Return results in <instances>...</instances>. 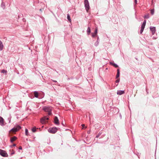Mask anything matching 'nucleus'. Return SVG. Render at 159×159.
<instances>
[{
  "label": "nucleus",
  "mask_w": 159,
  "mask_h": 159,
  "mask_svg": "<svg viewBox=\"0 0 159 159\" xmlns=\"http://www.w3.org/2000/svg\"><path fill=\"white\" fill-rule=\"evenodd\" d=\"M21 128V127L19 125H18L16 127H14L10 131L9 133V135H11L13 134H16V133Z\"/></svg>",
  "instance_id": "f257e3e1"
},
{
  "label": "nucleus",
  "mask_w": 159,
  "mask_h": 159,
  "mask_svg": "<svg viewBox=\"0 0 159 159\" xmlns=\"http://www.w3.org/2000/svg\"><path fill=\"white\" fill-rule=\"evenodd\" d=\"M43 110L45 112H48L49 115H50L52 114L51 111L52 108L51 107H44L43 108Z\"/></svg>",
  "instance_id": "f03ea898"
},
{
  "label": "nucleus",
  "mask_w": 159,
  "mask_h": 159,
  "mask_svg": "<svg viewBox=\"0 0 159 159\" xmlns=\"http://www.w3.org/2000/svg\"><path fill=\"white\" fill-rule=\"evenodd\" d=\"M84 4L85 9L88 12L90 8L89 3L88 0H84Z\"/></svg>",
  "instance_id": "7ed1b4c3"
},
{
  "label": "nucleus",
  "mask_w": 159,
  "mask_h": 159,
  "mask_svg": "<svg viewBox=\"0 0 159 159\" xmlns=\"http://www.w3.org/2000/svg\"><path fill=\"white\" fill-rule=\"evenodd\" d=\"M57 129L56 127L50 128L48 130V131L49 132L52 134L55 133L56 132H57Z\"/></svg>",
  "instance_id": "20e7f679"
},
{
  "label": "nucleus",
  "mask_w": 159,
  "mask_h": 159,
  "mask_svg": "<svg viewBox=\"0 0 159 159\" xmlns=\"http://www.w3.org/2000/svg\"><path fill=\"white\" fill-rule=\"evenodd\" d=\"M0 154L4 157H7L8 154L5 151L0 149Z\"/></svg>",
  "instance_id": "39448f33"
},
{
  "label": "nucleus",
  "mask_w": 159,
  "mask_h": 159,
  "mask_svg": "<svg viewBox=\"0 0 159 159\" xmlns=\"http://www.w3.org/2000/svg\"><path fill=\"white\" fill-rule=\"evenodd\" d=\"M146 24V20H144L141 25V29L140 31V33L141 34H142V33L143 32V30L145 28V26Z\"/></svg>",
  "instance_id": "423d86ee"
},
{
  "label": "nucleus",
  "mask_w": 159,
  "mask_h": 159,
  "mask_svg": "<svg viewBox=\"0 0 159 159\" xmlns=\"http://www.w3.org/2000/svg\"><path fill=\"white\" fill-rule=\"evenodd\" d=\"M48 118L45 116L41 119L40 122L42 124H44L45 123L46 120H48Z\"/></svg>",
  "instance_id": "0eeeda50"
},
{
  "label": "nucleus",
  "mask_w": 159,
  "mask_h": 159,
  "mask_svg": "<svg viewBox=\"0 0 159 159\" xmlns=\"http://www.w3.org/2000/svg\"><path fill=\"white\" fill-rule=\"evenodd\" d=\"M150 29L151 31L152 34H154L156 32V28L155 27H150Z\"/></svg>",
  "instance_id": "6e6552de"
},
{
  "label": "nucleus",
  "mask_w": 159,
  "mask_h": 159,
  "mask_svg": "<svg viewBox=\"0 0 159 159\" xmlns=\"http://www.w3.org/2000/svg\"><path fill=\"white\" fill-rule=\"evenodd\" d=\"M54 122L57 125L59 124V120L57 117L55 116L54 119Z\"/></svg>",
  "instance_id": "1a4fd4ad"
},
{
  "label": "nucleus",
  "mask_w": 159,
  "mask_h": 159,
  "mask_svg": "<svg viewBox=\"0 0 159 159\" xmlns=\"http://www.w3.org/2000/svg\"><path fill=\"white\" fill-rule=\"evenodd\" d=\"M125 93L124 91L118 90L117 91V94L119 95L123 94Z\"/></svg>",
  "instance_id": "9d476101"
},
{
  "label": "nucleus",
  "mask_w": 159,
  "mask_h": 159,
  "mask_svg": "<svg viewBox=\"0 0 159 159\" xmlns=\"http://www.w3.org/2000/svg\"><path fill=\"white\" fill-rule=\"evenodd\" d=\"M0 125H4V120L3 118L0 116Z\"/></svg>",
  "instance_id": "9b49d317"
},
{
  "label": "nucleus",
  "mask_w": 159,
  "mask_h": 159,
  "mask_svg": "<svg viewBox=\"0 0 159 159\" xmlns=\"http://www.w3.org/2000/svg\"><path fill=\"white\" fill-rule=\"evenodd\" d=\"M16 139L17 138L15 136H14L11 138L10 141L11 143H12L14 141H15Z\"/></svg>",
  "instance_id": "f8f14e48"
},
{
  "label": "nucleus",
  "mask_w": 159,
  "mask_h": 159,
  "mask_svg": "<svg viewBox=\"0 0 159 159\" xmlns=\"http://www.w3.org/2000/svg\"><path fill=\"white\" fill-rule=\"evenodd\" d=\"M3 48V45L1 41L0 40V50H2Z\"/></svg>",
  "instance_id": "ddd939ff"
},
{
  "label": "nucleus",
  "mask_w": 159,
  "mask_h": 159,
  "mask_svg": "<svg viewBox=\"0 0 159 159\" xmlns=\"http://www.w3.org/2000/svg\"><path fill=\"white\" fill-rule=\"evenodd\" d=\"M120 76V71H119V69H118L117 70V73L116 75V78H117L119 77Z\"/></svg>",
  "instance_id": "4468645a"
},
{
  "label": "nucleus",
  "mask_w": 159,
  "mask_h": 159,
  "mask_svg": "<svg viewBox=\"0 0 159 159\" xmlns=\"http://www.w3.org/2000/svg\"><path fill=\"white\" fill-rule=\"evenodd\" d=\"M67 19L70 22H71V19L70 18V15L69 14H68L67 15Z\"/></svg>",
  "instance_id": "2eb2a0df"
},
{
  "label": "nucleus",
  "mask_w": 159,
  "mask_h": 159,
  "mask_svg": "<svg viewBox=\"0 0 159 159\" xmlns=\"http://www.w3.org/2000/svg\"><path fill=\"white\" fill-rule=\"evenodd\" d=\"M34 96L36 98H38V92L36 91H35L34 93Z\"/></svg>",
  "instance_id": "dca6fc26"
},
{
  "label": "nucleus",
  "mask_w": 159,
  "mask_h": 159,
  "mask_svg": "<svg viewBox=\"0 0 159 159\" xmlns=\"http://www.w3.org/2000/svg\"><path fill=\"white\" fill-rule=\"evenodd\" d=\"M91 32L90 29V27H88L87 29V33L88 34H89Z\"/></svg>",
  "instance_id": "f3484780"
},
{
  "label": "nucleus",
  "mask_w": 159,
  "mask_h": 159,
  "mask_svg": "<svg viewBox=\"0 0 159 159\" xmlns=\"http://www.w3.org/2000/svg\"><path fill=\"white\" fill-rule=\"evenodd\" d=\"M111 64H112L116 68H117V67H118V66L115 63H112L111 62Z\"/></svg>",
  "instance_id": "a211bd4d"
},
{
  "label": "nucleus",
  "mask_w": 159,
  "mask_h": 159,
  "mask_svg": "<svg viewBox=\"0 0 159 159\" xmlns=\"http://www.w3.org/2000/svg\"><path fill=\"white\" fill-rule=\"evenodd\" d=\"M25 134L26 135H28V131L27 129H25Z\"/></svg>",
  "instance_id": "6ab92c4d"
},
{
  "label": "nucleus",
  "mask_w": 159,
  "mask_h": 159,
  "mask_svg": "<svg viewBox=\"0 0 159 159\" xmlns=\"http://www.w3.org/2000/svg\"><path fill=\"white\" fill-rule=\"evenodd\" d=\"M96 35L97 34L95 33H92V37H95Z\"/></svg>",
  "instance_id": "aec40b11"
},
{
  "label": "nucleus",
  "mask_w": 159,
  "mask_h": 159,
  "mask_svg": "<svg viewBox=\"0 0 159 159\" xmlns=\"http://www.w3.org/2000/svg\"><path fill=\"white\" fill-rule=\"evenodd\" d=\"M36 128L35 127H34L32 129V131L33 132H35L36 131Z\"/></svg>",
  "instance_id": "412c9836"
},
{
  "label": "nucleus",
  "mask_w": 159,
  "mask_h": 159,
  "mask_svg": "<svg viewBox=\"0 0 159 159\" xmlns=\"http://www.w3.org/2000/svg\"><path fill=\"white\" fill-rule=\"evenodd\" d=\"M2 73H6L7 72V70H3L1 71Z\"/></svg>",
  "instance_id": "4be33fe9"
},
{
  "label": "nucleus",
  "mask_w": 159,
  "mask_h": 159,
  "mask_svg": "<svg viewBox=\"0 0 159 159\" xmlns=\"http://www.w3.org/2000/svg\"><path fill=\"white\" fill-rule=\"evenodd\" d=\"M144 18H149V16L148 14L145 15L144 16Z\"/></svg>",
  "instance_id": "5701e85b"
},
{
  "label": "nucleus",
  "mask_w": 159,
  "mask_h": 159,
  "mask_svg": "<svg viewBox=\"0 0 159 159\" xmlns=\"http://www.w3.org/2000/svg\"><path fill=\"white\" fill-rule=\"evenodd\" d=\"M151 13L152 15H153L154 13V10L153 9H152L151 11Z\"/></svg>",
  "instance_id": "b1692460"
},
{
  "label": "nucleus",
  "mask_w": 159,
  "mask_h": 159,
  "mask_svg": "<svg viewBox=\"0 0 159 159\" xmlns=\"http://www.w3.org/2000/svg\"><path fill=\"white\" fill-rule=\"evenodd\" d=\"M81 126H82V129H83V128H86V127H85V125L84 124H83L81 125Z\"/></svg>",
  "instance_id": "393cba45"
},
{
  "label": "nucleus",
  "mask_w": 159,
  "mask_h": 159,
  "mask_svg": "<svg viewBox=\"0 0 159 159\" xmlns=\"http://www.w3.org/2000/svg\"><path fill=\"white\" fill-rule=\"evenodd\" d=\"M94 33H95L96 34H97V28L95 30Z\"/></svg>",
  "instance_id": "a878e982"
},
{
  "label": "nucleus",
  "mask_w": 159,
  "mask_h": 159,
  "mask_svg": "<svg viewBox=\"0 0 159 159\" xmlns=\"http://www.w3.org/2000/svg\"><path fill=\"white\" fill-rule=\"evenodd\" d=\"M134 2L135 4L137 3V0H134Z\"/></svg>",
  "instance_id": "bb28decb"
},
{
  "label": "nucleus",
  "mask_w": 159,
  "mask_h": 159,
  "mask_svg": "<svg viewBox=\"0 0 159 159\" xmlns=\"http://www.w3.org/2000/svg\"><path fill=\"white\" fill-rule=\"evenodd\" d=\"M119 80H120V79H117L116 81V82H119Z\"/></svg>",
  "instance_id": "cd10ccee"
},
{
  "label": "nucleus",
  "mask_w": 159,
  "mask_h": 159,
  "mask_svg": "<svg viewBox=\"0 0 159 159\" xmlns=\"http://www.w3.org/2000/svg\"><path fill=\"white\" fill-rule=\"evenodd\" d=\"M19 149H21H21H22V147H21V146H20V147H19Z\"/></svg>",
  "instance_id": "c85d7f7f"
},
{
  "label": "nucleus",
  "mask_w": 159,
  "mask_h": 159,
  "mask_svg": "<svg viewBox=\"0 0 159 159\" xmlns=\"http://www.w3.org/2000/svg\"><path fill=\"white\" fill-rule=\"evenodd\" d=\"M16 146V144H13V146Z\"/></svg>",
  "instance_id": "c756f323"
},
{
  "label": "nucleus",
  "mask_w": 159,
  "mask_h": 159,
  "mask_svg": "<svg viewBox=\"0 0 159 159\" xmlns=\"http://www.w3.org/2000/svg\"><path fill=\"white\" fill-rule=\"evenodd\" d=\"M54 81V82H57V81Z\"/></svg>",
  "instance_id": "7c9ffc66"
}]
</instances>
